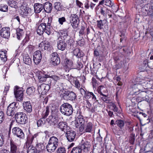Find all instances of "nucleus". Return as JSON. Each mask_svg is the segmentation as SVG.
I'll use <instances>...</instances> for the list:
<instances>
[{
  "instance_id": "5",
  "label": "nucleus",
  "mask_w": 153,
  "mask_h": 153,
  "mask_svg": "<svg viewBox=\"0 0 153 153\" xmlns=\"http://www.w3.org/2000/svg\"><path fill=\"white\" fill-rule=\"evenodd\" d=\"M61 33L62 35L60 37V40H62L63 41H66L65 42L70 47V48H71V47H73L74 45V41L69 35L68 33L67 32L65 31L62 32Z\"/></svg>"
},
{
  "instance_id": "10",
  "label": "nucleus",
  "mask_w": 153,
  "mask_h": 153,
  "mask_svg": "<svg viewBox=\"0 0 153 153\" xmlns=\"http://www.w3.org/2000/svg\"><path fill=\"white\" fill-rule=\"evenodd\" d=\"M86 122L82 116H79L77 120V123L75 124L76 126L79 128L80 132H82L84 130V126Z\"/></svg>"
},
{
  "instance_id": "3",
  "label": "nucleus",
  "mask_w": 153,
  "mask_h": 153,
  "mask_svg": "<svg viewBox=\"0 0 153 153\" xmlns=\"http://www.w3.org/2000/svg\"><path fill=\"white\" fill-rule=\"evenodd\" d=\"M59 111L62 114L69 116L72 113L73 108L71 104L67 103H65L60 106Z\"/></svg>"
},
{
  "instance_id": "36",
  "label": "nucleus",
  "mask_w": 153,
  "mask_h": 153,
  "mask_svg": "<svg viewBox=\"0 0 153 153\" xmlns=\"http://www.w3.org/2000/svg\"><path fill=\"white\" fill-rule=\"evenodd\" d=\"M16 110L15 109V108L12 109L10 108H7L6 111L7 115L9 116L13 117L16 111Z\"/></svg>"
},
{
  "instance_id": "45",
  "label": "nucleus",
  "mask_w": 153,
  "mask_h": 153,
  "mask_svg": "<svg viewBox=\"0 0 153 153\" xmlns=\"http://www.w3.org/2000/svg\"><path fill=\"white\" fill-rule=\"evenodd\" d=\"M143 86H144L145 85V88L143 87V88H144L146 89V90H147L148 89H149L151 88L152 87V85L151 84L150 82H144L143 83Z\"/></svg>"
},
{
  "instance_id": "35",
  "label": "nucleus",
  "mask_w": 153,
  "mask_h": 153,
  "mask_svg": "<svg viewBox=\"0 0 153 153\" xmlns=\"http://www.w3.org/2000/svg\"><path fill=\"white\" fill-rule=\"evenodd\" d=\"M97 27L100 29H102L103 28V26L105 24L107 20L105 19L103 20H97Z\"/></svg>"
},
{
  "instance_id": "16",
  "label": "nucleus",
  "mask_w": 153,
  "mask_h": 153,
  "mask_svg": "<svg viewBox=\"0 0 153 153\" xmlns=\"http://www.w3.org/2000/svg\"><path fill=\"white\" fill-rule=\"evenodd\" d=\"M10 28L9 27H4L0 30V35L2 37L8 39L10 36Z\"/></svg>"
},
{
  "instance_id": "37",
  "label": "nucleus",
  "mask_w": 153,
  "mask_h": 153,
  "mask_svg": "<svg viewBox=\"0 0 153 153\" xmlns=\"http://www.w3.org/2000/svg\"><path fill=\"white\" fill-rule=\"evenodd\" d=\"M7 51H0V57L2 60L5 62L7 60Z\"/></svg>"
},
{
  "instance_id": "9",
  "label": "nucleus",
  "mask_w": 153,
  "mask_h": 153,
  "mask_svg": "<svg viewBox=\"0 0 153 153\" xmlns=\"http://www.w3.org/2000/svg\"><path fill=\"white\" fill-rule=\"evenodd\" d=\"M20 14L24 18L31 15V10L30 8L26 6L25 4H22L20 6Z\"/></svg>"
},
{
  "instance_id": "61",
  "label": "nucleus",
  "mask_w": 153,
  "mask_h": 153,
  "mask_svg": "<svg viewBox=\"0 0 153 153\" xmlns=\"http://www.w3.org/2000/svg\"><path fill=\"white\" fill-rule=\"evenodd\" d=\"M37 146L39 149V150L41 151L43 150L45 148V146L43 144H38L37 145Z\"/></svg>"
},
{
  "instance_id": "21",
  "label": "nucleus",
  "mask_w": 153,
  "mask_h": 153,
  "mask_svg": "<svg viewBox=\"0 0 153 153\" xmlns=\"http://www.w3.org/2000/svg\"><path fill=\"white\" fill-rule=\"evenodd\" d=\"M58 128L62 131L65 132L69 130L70 128L68 126L67 123L65 122H60L58 124Z\"/></svg>"
},
{
  "instance_id": "19",
  "label": "nucleus",
  "mask_w": 153,
  "mask_h": 153,
  "mask_svg": "<svg viewBox=\"0 0 153 153\" xmlns=\"http://www.w3.org/2000/svg\"><path fill=\"white\" fill-rule=\"evenodd\" d=\"M10 153H17L19 152V148L18 146L12 140L10 142Z\"/></svg>"
},
{
  "instance_id": "50",
  "label": "nucleus",
  "mask_w": 153,
  "mask_h": 153,
  "mask_svg": "<svg viewBox=\"0 0 153 153\" xmlns=\"http://www.w3.org/2000/svg\"><path fill=\"white\" fill-rule=\"evenodd\" d=\"M49 107L47 106L45 108L46 111L45 113L43 114L42 117L44 118H45L48 115L49 113Z\"/></svg>"
},
{
  "instance_id": "62",
  "label": "nucleus",
  "mask_w": 153,
  "mask_h": 153,
  "mask_svg": "<svg viewBox=\"0 0 153 153\" xmlns=\"http://www.w3.org/2000/svg\"><path fill=\"white\" fill-rule=\"evenodd\" d=\"M74 84L75 87L77 88H79L80 87V84L77 79L75 78V79H74Z\"/></svg>"
},
{
  "instance_id": "52",
  "label": "nucleus",
  "mask_w": 153,
  "mask_h": 153,
  "mask_svg": "<svg viewBox=\"0 0 153 153\" xmlns=\"http://www.w3.org/2000/svg\"><path fill=\"white\" fill-rule=\"evenodd\" d=\"M36 134H35L34 136H32L31 137H29L28 138L27 141L26 142V144L27 145L28 144V145H29L30 143H31L33 141L34 137H36Z\"/></svg>"
},
{
  "instance_id": "46",
  "label": "nucleus",
  "mask_w": 153,
  "mask_h": 153,
  "mask_svg": "<svg viewBox=\"0 0 153 153\" xmlns=\"http://www.w3.org/2000/svg\"><path fill=\"white\" fill-rule=\"evenodd\" d=\"M106 90V88L103 85L99 86L97 88V91L98 93L100 95H102V91H103Z\"/></svg>"
},
{
  "instance_id": "20",
  "label": "nucleus",
  "mask_w": 153,
  "mask_h": 153,
  "mask_svg": "<svg viewBox=\"0 0 153 153\" xmlns=\"http://www.w3.org/2000/svg\"><path fill=\"white\" fill-rule=\"evenodd\" d=\"M23 105L24 110L27 112L30 113L32 112V106L31 103L30 101L24 102Z\"/></svg>"
},
{
  "instance_id": "60",
  "label": "nucleus",
  "mask_w": 153,
  "mask_h": 153,
  "mask_svg": "<svg viewBox=\"0 0 153 153\" xmlns=\"http://www.w3.org/2000/svg\"><path fill=\"white\" fill-rule=\"evenodd\" d=\"M66 21V19L64 17L59 18L58 19V22L61 25H63V22H65Z\"/></svg>"
},
{
  "instance_id": "33",
  "label": "nucleus",
  "mask_w": 153,
  "mask_h": 153,
  "mask_svg": "<svg viewBox=\"0 0 153 153\" xmlns=\"http://www.w3.org/2000/svg\"><path fill=\"white\" fill-rule=\"evenodd\" d=\"M147 116V115L144 113L141 112H139V115H137V118L141 122V121L144 120H146L145 118Z\"/></svg>"
},
{
  "instance_id": "55",
  "label": "nucleus",
  "mask_w": 153,
  "mask_h": 153,
  "mask_svg": "<svg viewBox=\"0 0 153 153\" xmlns=\"http://www.w3.org/2000/svg\"><path fill=\"white\" fill-rule=\"evenodd\" d=\"M92 92H90L87 91H86V94L84 97L85 99H89L90 100L91 99V96L92 95Z\"/></svg>"
},
{
  "instance_id": "59",
  "label": "nucleus",
  "mask_w": 153,
  "mask_h": 153,
  "mask_svg": "<svg viewBox=\"0 0 153 153\" xmlns=\"http://www.w3.org/2000/svg\"><path fill=\"white\" fill-rule=\"evenodd\" d=\"M57 153H65V150L64 147H59L57 150Z\"/></svg>"
},
{
  "instance_id": "38",
  "label": "nucleus",
  "mask_w": 153,
  "mask_h": 153,
  "mask_svg": "<svg viewBox=\"0 0 153 153\" xmlns=\"http://www.w3.org/2000/svg\"><path fill=\"white\" fill-rule=\"evenodd\" d=\"M135 140V134L134 133L130 134L129 137V142L131 145H134Z\"/></svg>"
},
{
  "instance_id": "53",
  "label": "nucleus",
  "mask_w": 153,
  "mask_h": 153,
  "mask_svg": "<svg viewBox=\"0 0 153 153\" xmlns=\"http://www.w3.org/2000/svg\"><path fill=\"white\" fill-rule=\"evenodd\" d=\"M42 42H43L44 46H45V49L47 51H49L50 46V43L47 41H44Z\"/></svg>"
},
{
  "instance_id": "6",
  "label": "nucleus",
  "mask_w": 153,
  "mask_h": 153,
  "mask_svg": "<svg viewBox=\"0 0 153 153\" xmlns=\"http://www.w3.org/2000/svg\"><path fill=\"white\" fill-rule=\"evenodd\" d=\"M14 117L16 122L19 124H24L27 122V117L23 112H17L15 115Z\"/></svg>"
},
{
  "instance_id": "57",
  "label": "nucleus",
  "mask_w": 153,
  "mask_h": 153,
  "mask_svg": "<svg viewBox=\"0 0 153 153\" xmlns=\"http://www.w3.org/2000/svg\"><path fill=\"white\" fill-rule=\"evenodd\" d=\"M39 50H40L41 52L45 50H46L45 48V46H44L43 42H41L39 45Z\"/></svg>"
},
{
  "instance_id": "25",
  "label": "nucleus",
  "mask_w": 153,
  "mask_h": 153,
  "mask_svg": "<svg viewBox=\"0 0 153 153\" xmlns=\"http://www.w3.org/2000/svg\"><path fill=\"white\" fill-rule=\"evenodd\" d=\"M67 43L65 42L59 40L57 42V47L58 49L62 51H64L67 46Z\"/></svg>"
},
{
  "instance_id": "41",
  "label": "nucleus",
  "mask_w": 153,
  "mask_h": 153,
  "mask_svg": "<svg viewBox=\"0 0 153 153\" xmlns=\"http://www.w3.org/2000/svg\"><path fill=\"white\" fill-rule=\"evenodd\" d=\"M35 91V88L33 87H29L27 88V93L28 95H32Z\"/></svg>"
},
{
  "instance_id": "49",
  "label": "nucleus",
  "mask_w": 153,
  "mask_h": 153,
  "mask_svg": "<svg viewBox=\"0 0 153 153\" xmlns=\"http://www.w3.org/2000/svg\"><path fill=\"white\" fill-rule=\"evenodd\" d=\"M0 10L3 12H7L8 10L7 6L6 5H0Z\"/></svg>"
},
{
  "instance_id": "39",
  "label": "nucleus",
  "mask_w": 153,
  "mask_h": 153,
  "mask_svg": "<svg viewBox=\"0 0 153 153\" xmlns=\"http://www.w3.org/2000/svg\"><path fill=\"white\" fill-rule=\"evenodd\" d=\"M8 4L11 7H14L15 8H18V6L17 5L18 3L14 1H9L8 2Z\"/></svg>"
},
{
  "instance_id": "11",
  "label": "nucleus",
  "mask_w": 153,
  "mask_h": 153,
  "mask_svg": "<svg viewBox=\"0 0 153 153\" xmlns=\"http://www.w3.org/2000/svg\"><path fill=\"white\" fill-rule=\"evenodd\" d=\"M23 88L18 86H16L14 88V94L15 97L18 100H22L23 97Z\"/></svg>"
},
{
  "instance_id": "18",
  "label": "nucleus",
  "mask_w": 153,
  "mask_h": 153,
  "mask_svg": "<svg viewBox=\"0 0 153 153\" xmlns=\"http://www.w3.org/2000/svg\"><path fill=\"white\" fill-rule=\"evenodd\" d=\"M81 144L79 146L82 151L84 152H88L91 147V144L89 142L85 141L84 142L83 140H82Z\"/></svg>"
},
{
  "instance_id": "54",
  "label": "nucleus",
  "mask_w": 153,
  "mask_h": 153,
  "mask_svg": "<svg viewBox=\"0 0 153 153\" xmlns=\"http://www.w3.org/2000/svg\"><path fill=\"white\" fill-rule=\"evenodd\" d=\"M4 142V136L2 133H0V147L2 146L3 145Z\"/></svg>"
},
{
  "instance_id": "26",
  "label": "nucleus",
  "mask_w": 153,
  "mask_h": 153,
  "mask_svg": "<svg viewBox=\"0 0 153 153\" xmlns=\"http://www.w3.org/2000/svg\"><path fill=\"white\" fill-rule=\"evenodd\" d=\"M34 7L35 12L36 13H39L42 10H44L43 4L39 3L35 4Z\"/></svg>"
},
{
  "instance_id": "12",
  "label": "nucleus",
  "mask_w": 153,
  "mask_h": 153,
  "mask_svg": "<svg viewBox=\"0 0 153 153\" xmlns=\"http://www.w3.org/2000/svg\"><path fill=\"white\" fill-rule=\"evenodd\" d=\"M51 63L54 66H56L60 62V59L57 52H54L51 54Z\"/></svg>"
},
{
  "instance_id": "34",
  "label": "nucleus",
  "mask_w": 153,
  "mask_h": 153,
  "mask_svg": "<svg viewBox=\"0 0 153 153\" xmlns=\"http://www.w3.org/2000/svg\"><path fill=\"white\" fill-rule=\"evenodd\" d=\"M37 150L35 147L30 145L27 148V153H37Z\"/></svg>"
},
{
  "instance_id": "4",
  "label": "nucleus",
  "mask_w": 153,
  "mask_h": 153,
  "mask_svg": "<svg viewBox=\"0 0 153 153\" xmlns=\"http://www.w3.org/2000/svg\"><path fill=\"white\" fill-rule=\"evenodd\" d=\"M36 76H37L40 82H45L46 83H51V79L50 78V76L46 73L44 71H38L36 73Z\"/></svg>"
},
{
  "instance_id": "32",
  "label": "nucleus",
  "mask_w": 153,
  "mask_h": 153,
  "mask_svg": "<svg viewBox=\"0 0 153 153\" xmlns=\"http://www.w3.org/2000/svg\"><path fill=\"white\" fill-rule=\"evenodd\" d=\"M109 11L110 10L107 8L104 7V6L101 7L100 12L101 14L103 16H106L107 14L109 13Z\"/></svg>"
},
{
  "instance_id": "29",
  "label": "nucleus",
  "mask_w": 153,
  "mask_h": 153,
  "mask_svg": "<svg viewBox=\"0 0 153 153\" xmlns=\"http://www.w3.org/2000/svg\"><path fill=\"white\" fill-rule=\"evenodd\" d=\"M57 147L56 146H55V145L53 144H52L48 143L46 146V148L48 152L51 153L54 152Z\"/></svg>"
},
{
  "instance_id": "56",
  "label": "nucleus",
  "mask_w": 153,
  "mask_h": 153,
  "mask_svg": "<svg viewBox=\"0 0 153 153\" xmlns=\"http://www.w3.org/2000/svg\"><path fill=\"white\" fill-rule=\"evenodd\" d=\"M60 3L59 2H56L54 4V7L57 10H60L61 9Z\"/></svg>"
},
{
  "instance_id": "14",
  "label": "nucleus",
  "mask_w": 153,
  "mask_h": 153,
  "mask_svg": "<svg viewBox=\"0 0 153 153\" xmlns=\"http://www.w3.org/2000/svg\"><path fill=\"white\" fill-rule=\"evenodd\" d=\"M42 59V53L40 50H37L33 53V60L35 64H38Z\"/></svg>"
},
{
  "instance_id": "8",
  "label": "nucleus",
  "mask_w": 153,
  "mask_h": 153,
  "mask_svg": "<svg viewBox=\"0 0 153 153\" xmlns=\"http://www.w3.org/2000/svg\"><path fill=\"white\" fill-rule=\"evenodd\" d=\"M51 83L42 84L38 87V90L39 94L42 95L45 94L50 88V86H51Z\"/></svg>"
},
{
  "instance_id": "48",
  "label": "nucleus",
  "mask_w": 153,
  "mask_h": 153,
  "mask_svg": "<svg viewBox=\"0 0 153 153\" xmlns=\"http://www.w3.org/2000/svg\"><path fill=\"white\" fill-rule=\"evenodd\" d=\"M45 118H43L42 117V118L40 119L39 120L37 121V124L38 127L41 126L42 124L45 123V121L44 120Z\"/></svg>"
},
{
  "instance_id": "24",
  "label": "nucleus",
  "mask_w": 153,
  "mask_h": 153,
  "mask_svg": "<svg viewBox=\"0 0 153 153\" xmlns=\"http://www.w3.org/2000/svg\"><path fill=\"white\" fill-rule=\"evenodd\" d=\"M44 10L47 13H51L53 9L52 4L49 2H45L43 4Z\"/></svg>"
},
{
  "instance_id": "42",
  "label": "nucleus",
  "mask_w": 153,
  "mask_h": 153,
  "mask_svg": "<svg viewBox=\"0 0 153 153\" xmlns=\"http://www.w3.org/2000/svg\"><path fill=\"white\" fill-rule=\"evenodd\" d=\"M23 30L20 28H17L16 30V35L17 39L19 40L20 38L22 37L23 34Z\"/></svg>"
},
{
  "instance_id": "64",
  "label": "nucleus",
  "mask_w": 153,
  "mask_h": 153,
  "mask_svg": "<svg viewBox=\"0 0 153 153\" xmlns=\"http://www.w3.org/2000/svg\"><path fill=\"white\" fill-rule=\"evenodd\" d=\"M91 82L93 84V88H95L97 84V81L96 79L94 77H93L92 79Z\"/></svg>"
},
{
  "instance_id": "27",
  "label": "nucleus",
  "mask_w": 153,
  "mask_h": 153,
  "mask_svg": "<svg viewBox=\"0 0 153 153\" xmlns=\"http://www.w3.org/2000/svg\"><path fill=\"white\" fill-rule=\"evenodd\" d=\"M48 143L52 144L58 146L59 144V141L58 138L55 136H52L50 138Z\"/></svg>"
},
{
  "instance_id": "13",
  "label": "nucleus",
  "mask_w": 153,
  "mask_h": 153,
  "mask_svg": "<svg viewBox=\"0 0 153 153\" xmlns=\"http://www.w3.org/2000/svg\"><path fill=\"white\" fill-rule=\"evenodd\" d=\"M13 134L20 139H23L25 137V134L23 130L18 127H14L12 129Z\"/></svg>"
},
{
  "instance_id": "23",
  "label": "nucleus",
  "mask_w": 153,
  "mask_h": 153,
  "mask_svg": "<svg viewBox=\"0 0 153 153\" xmlns=\"http://www.w3.org/2000/svg\"><path fill=\"white\" fill-rule=\"evenodd\" d=\"M47 26L45 23H41L38 27L37 30V33L39 35L42 34L45 31Z\"/></svg>"
},
{
  "instance_id": "28",
  "label": "nucleus",
  "mask_w": 153,
  "mask_h": 153,
  "mask_svg": "<svg viewBox=\"0 0 153 153\" xmlns=\"http://www.w3.org/2000/svg\"><path fill=\"white\" fill-rule=\"evenodd\" d=\"M74 54L78 58L83 57L84 55V53L82 51L78 48H76L74 50Z\"/></svg>"
},
{
  "instance_id": "44",
  "label": "nucleus",
  "mask_w": 153,
  "mask_h": 153,
  "mask_svg": "<svg viewBox=\"0 0 153 153\" xmlns=\"http://www.w3.org/2000/svg\"><path fill=\"white\" fill-rule=\"evenodd\" d=\"M142 89H143V91H140V92L138 93V94L140 96V97H141L143 99L144 97L146 96L147 94L146 93L148 91L146 90V89L143 88Z\"/></svg>"
},
{
  "instance_id": "47",
  "label": "nucleus",
  "mask_w": 153,
  "mask_h": 153,
  "mask_svg": "<svg viewBox=\"0 0 153 153\" xmlns=\"http://www.w3.org/2000/svg\"><path fill=\"white\" fill-rule=\"evenodd\" d=\"M101 95L102 96V97H101L103 101L107 103H110V100L109 99L108 97L107 96L103 94L102 95Z\"/></svg>"
},
{
  "instance_id": "7",
  "label": "nucleus",
  "mask_w": 153,
  "mask_h": 153,
  "mask_svg": "<svg viewBox=\"0 0 153 153\" xmlns=\"http://www.w3.org/2000/svg\"><path fill=\"white\" fill-rule=\"evenodd\" d=\"M67 22L71 24L73 27L75 28L77 27L79 24V19L76 14H71L67 19Z\"/></svg>"
},
{
  "instance_id": "22",
  "label": "nucleus",
  "mask_w": 153,
  "mask_h": 153,
  "mask_svg": "<svg viewBox=\"0 0 153 153\" xmlns=\"http://www.w3.org/2000/svg\"><path fill=\"white\" fill-rule=\"evenodd\" d=\"M143 88V87L140 84H135L132 87L133 92L135 95L138 94L140 91H143L142 89Z\"/></svg>"
},
{
  "instance_id": "31",
  "label": "nucleus",
  "mask_w": 153,
  "mask_h": 153,
  "mask_svg": "<svg viewBox=\"0 0 153 153\" xmlns=\"http://www.w3.org/2000/svg\"><path fill=\"white\" fill-rule=\"evenodd\" d=\"M23 60L24 63L28 65L31 63V60L29 56L27 54H25L23 56Z\"/></svg>"
},
{
  "instance_id": "63",
  "label": "nucleus",
  "mask_w": 153,
  "mask_h": 153,
  "mask_svg": "<svg viewBox=\"0 0 153 153\" xmlns=\"http://www.w3.org/2000/svg\"><path fill=\"white\" fill-rule=\"evenodd\" d=\"M126 129L128 130V132L130 133H134L133 131L134 130L133 127L129 125L127 126Z\"/></svg>"
},
{
  "instance_id": "2",
  "label": "nucleus",
  "mask_w": 153,
  "mask_h": 153,
  "mask_svg": "<svg viewBox=\"0 0 153 153\" xmlns=\"http://www.w3.org/2000/svg\"><path fill=\"white\" fill-rule=\"evenodd\" d=\"M51 115L46 119V121L51 125L53 123L55 124L57 122L58 118L57 113L59 112L58 109L55 105L52 106V108H51Z\"/></svg>"
},
{
  "instance_id": "40",
  "label": "nucleus",
  "mask_w": 153,
  "mask_h": 153,
  "mask_svg": "<svg viewBox=\"0 0 153 153\" xmlns=\"http://www.w3.org/2000/svg\"><path fill=\"white\" fill-rule=\"evenodd\" d=\"M82 151L80 147L78 146L73 148L70 153H81Z\"/></svg>"
},
{
  "instance_id": "51",
  "label": "nucleus",
  "mask_w": 153,
  "mask_h": 153,
  "mask_svg": "<svg viewBox=\"0 0 153 153\" xmlns=\"http://www.w3.org/2000/svg\"><path fill=\"white\" fill-rule=\"evenodd\" d=\"M17 103L15 102H13L10 104L7 107V108H10L12 109L15 108V109L17 110L18 106H17Z\"/></svg>"
},
{
  "instance_id": "43",
  "label": "nucleus",
  "mask_w": 153,
  "mask_h": 153,
  "mask_svg": "<svg viewBox=\"0 0 153 153\" xmlns=\"http://www.w3.org/2000/svg\"><path fill=\"white\" fill-rule=\"evenodd\" d=\"M115 123L121 129L124 126V122L121 120H117L116 121Z\"/></svg>"
},
{
  "instance_id": "58",
  "label": "nucleus",
  "mask_w": 153,
  "mask_h": 153,
  "mask_svg": "<svg viewBox=\"0 0 153 153\" xmlns=\"http://www.w3.org/2000/svg\"><path fill=\"white\" fill-rule=\"evenodd\" d=\"M105 4L109 7H111L113 5V3L110 0H105Z\"/></svg>"
},
{
  "instance_id": "1",
  "label": "nucleus",
  "mask_w": 153,
  "mask_h": 153,
  "mask_svg": "<svg viewBox=\"0 0 153 153\" xmlns=\"http://www.w3.org/2000/svg\"><path fill=\"white\" fill-rule=\"evenodd\" d=\"M59 93H60V96L64 99L73 101L76 98V95L74 91L68 90L63 88L60 90Z\"/></svg>"
},
{
  "instance_id": "17",
  "label": "nucleus",
  "mask_w": 153,
  "mask_h": 153,
  "mask_svg": "<svg viewBox=\"0 0 153 153\" xmlns=\"http://www.w3.org/2000/svg\"><path fill=\"white\" fill-rule=\"evenodd\" d=\"M66 134L67 138L69 141H74L75 140L76 133L75 131L72 130H67Z\"/></svg>"
},
{
  "instance_id": "30",
  "label": "nucleus",
  "mask_w": 153,
  "mask_h": 153,
  "mask_svg": "<svg viewBox=\"0 0 153 153\" xmlns=\"http://www.w3.org/2000/svg\"><path fill=\"white\" fill-rule=\"evenodd\" d=\"M92 127V124L91 122H88L86 126L85 127L84 126V130L82 131L83 132H90L91 131Z\"/></svg>"
},
{
  "instance_id": "15",
  "label": "nucleus",
  "mask_w": 153,
  "mask_h": 153,
  "mask_svg": "<svg viewBox=\"0 0 153 153\" xmlns=\"http://www.w3.org/2000/svg\"><path fill=\"white\" fill-rule=\"evenodd\" d=\"M64 63L65 64L64 68L65 71L69 72L70 70L73 68V63L71 60L66 58L64 60Z\"/></svg>"
}]
</instances>
